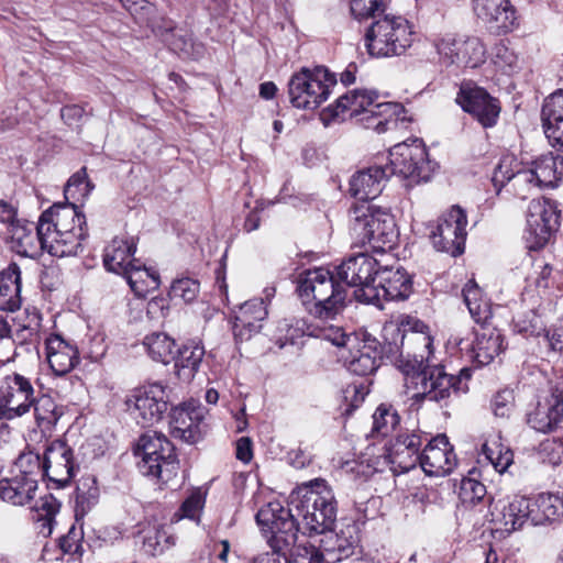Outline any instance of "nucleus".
<instances>
[{
  "mask_svg": "<svg viewBox=\"0 0 563 563\" xmlns=\"http://www.w3.org/2000/svg\"><path fill=\"white\" fill-rule=\"evenodd\" d=\"M33 225L14 224L11 229L13 249L20 255L36 257L46 251L55 257L77 256L88 239L86 216L75 203H55Z\"/></svg>",
  "mask_w": 563,
  "mask_h": 563,
  "instance_id": "f257e3e1",
  "label": "nucleus"
},
{
  "mask_svg": "<svg viewBox=\"0 0 563 563\" xmlns=\"http://www.w3.org/2000/svg\"><path fill=\"white\" fill-rule=\"evenodd\" d=\"M296 291L310 317L314 318L313 338L346 349L356 342V336L347 335L340 327L329 323L343 311L346 299V289L335 280L333 273L324 267L303 271L297 278Z\"/></svg>",
  "mask_w": 563,
  "mask_h": 563,
  "instance_id": "f03ea898",
  "label": "nucleus"
},
{
  "mask_svg": "<svg viewBox=\"0 0 563 563\" xmlns=\"http://www.w3.org/2000/svg\"><path fill=\"white\" fill-rule=\"evenodd\" d=\"M383 332V353L404 375L429 364L432 338L421 320L401 316L396 324L385 325Z\"/></svg>",
  "mask_w": 563,
  "mask_h": 563,
  "instance_id": "7ed1b4c3",
  "label": "nucleus"
},
{
  "mask_svg": "<svg viewBox=\"0 0 563 563\" xmlns=\"http://www.w3.org/2000/svg\"><path fill=\"white\" fill-rule=\"evenodd\" d=\"M290 498L296 517L301 518L303 534L311 537L331 532L336 520V500L323 478L302 483Z\"/></svg>",
  "mask_w": 563,
  "mask_h": 563,
  "instance_id": "20e7f679",
  "label": "nucleus"
},
{
  "mask_svg": "<svg viewBox=\"0 0 563 563\" xmlns=\"http://www.w3.org/2000/svg\"><path fill=\"white\" fill-rule=\"evenodd\" d=\"M413 385L412 399L416 402L433 401L446 405L452 394L466 393L471 378L470 368H462L457 376L446 374L441 365H424L405 375Z\"/></svg>",
  "mask_w": 563,
  "mask_h": 563,
  "instance_id": "39448f33",
  "label": "nucleus"
},
{
  "mask_svg": "<svg viewBox=\"0 0 563 563\" xmlns=\"http://www.w3.org/2000/svg\"><path fill=\"white\" fill-rule=\"evenodd\" d=\"M351 231L363 244L374 249L391 247L397 238L393 214L368 202L355 203L349 211Z\"/></svg>",
  "mask_w": 563,
  "mask_h": 563,
  "instance_id": "423d86ee",
  "label": "nucleus"
},
{
  "mask_svg": "<svg viewBox=\"0 0 563 563\" xmlns=\"http://www.w3.org/2000/svg\"><path fill=\"white\" fill-rule=\"evenodd\" d=\"M135 454L142 457L140 472L157 478L162 485L167 486L178 474L179 461L175 446L163 433L148 431L142 434Z\"/></svg>",
  "mask_w": 563,
  "mask_h": 563,
  "instance_id": "0eeeda50",
  "label": "nucleus"
},
{
  "mask_svg": "<svg viewBox=\"0 0 563 563\" xmlns=\"http://www.w3.org/2000/svg\"><path fill=\"white\" fill-rule=\"evenodd\" d=\"M412 43V26L400 15L386 14L375 20L365 34V46L374 57L400 56Z\"/></svg>",
  "mask_w": 563,
  "mask_h": 563,
  "instance_id": "6e6552de",
  "label": "nucleus"
},
{
  "mask_svg": "<svg viewBox=\"0 0 563 563\" xmlns=\"http://www.w3.org/2000/svg\"><path fill=\"white\" fill-rule=\"evenodd\" d=\"M335 85V76L325 67H302L288 81L289 101L297 109L313 110L329 98Z\"/></svg>",
  "mask_w": 563,
  "mask_h": 563,
  "instance_id": "1a4fd4ad",
  "label": "nucleus"
},
{
  "mask_svg": "<svg viewBox=\"0 0 563 563\" xmlns=\"http://www.w3.org/2000/svg\"><path fill=\"white\" fill-rule=\"evenodd\" d=\"M294 511L292 506L285 507L279 501H271L257 511L256 522L269 547L284 550L297 545L300 525Z\"/></svg>",
  "mask_w": 563,
  "mask_h": 563,
  "instance_id": "9d476101",
  "label": "nucleus"
},
{
  "mask_svg": "<svg viewBox=\"0 0 563 563\" xmlns=\"http://www.w3.org/2000/svg\"><path fill=\"white\" fill-rule=\"evenodd\" d=\"M391 175L419 184L430 178V161L428 151L421 139H412L398 143L389 150V164L386 165Z\"/></svg>",
  "mask_w": 563,
  "mask_h": 563,
  "instance_id": "9b49d317",
  "label": "nucleus"
},
{
  "mask_svg": "<svg viewBox=\"0 0 563 563\" xmlns=\"http://www.w3.org/2000/svg\"><path fill=\"white\" fill-rule=\"evenodd\" d=\"M412 292L411 277L404 268H382L376 274L374 286L355 289L356 300L383 307L384 301L406 300Z\"/></svg>",
  "mask_w": 563,
  "mask_h": 563,
  "instance_id": "f8f14e48",
  "label": "nucleus"
},
{
  "mask_svg": "<svg viewBox=\"0 0 563 563\" xmlns=\"http://www.w3.org/2000/svg\"><path fill=\"white\" fill-rule=\"evenodd\" d=\"M133 418L141 427H151L159 422L168 410L166 386L153 383L134 389L126 399Z\"/></svg>",
  "mask_w": 563,
  "mask_h": 563,
  "instance_id": "ddd939ff",
  "label": "nucleus"
},
{
  "mask_svg": "<svg viewBox=\"0 0 563 563\" xmlns=\"http://www.w3.org/2000/svg\"><path fill=\"white\" fill-rule=\"evenodd\" d=\"M467 218L463 209L452 207L430 230V240L439 252L459 256L464 252Z\"/></svg>",
  "mask_w": 563,
  "mask_h": 563,
  "instance_id": "4468645a",
  "label": "nucleus"
},
{
  "mask_svg": "<svg viewBox=\"0 0 563 563\" xmlns=\"http://www.w3.org/2000/svg\"><path fill=\"white\" fill-rule=\"evenodd\" d=\"M37 394L31 378L19 373L7 375L0 385V418L12 420L24 416L32 409Z\"/></svg>",
  "mask_w": 563,
  "mask_h": 563,
  "instance_id": "2eb2a0df",
  "label": "nucleus"
},
{
  "mask_svg": "<svg viewBox=\"0 0 563 563\" xmlns=\"http://www.w3.org/2000/svg\"><path fill=\"white\" fill-rule=\"evenodd\" d=\"M561 211L554 201L533 199L528 206L526 240L530 250L543 247L560 227Z\"/></svg>",
  "mask_w": 563,
  "mask_h": 563,
  "instance_id": "dca6fc26",
  "label": "nucleus"
},
{
  "mask_svg": "<svg viewBox=\"0 0 563 563\" xmlns=\"http://www.w3.org/2000/svg\"><path fill=\"white\" fill-rule=\"evenodd\" d=\"M456 102L484 129L494 128L499 120L501 111L499 100L473 82L461 85Z\"/></svg>",
  "mask_w": 563,
  "mask_h": 563,
  "instance_id": "f3484780",
  "label": "nucleus"
},
{
  "mask_svg": "<svg viewBox=\"0 0 563 563\" xmlns=\"http://www.w3.org/2000/svg\"><path fill=\"white\" fill-rule=\"evenodd\" d=\"M533 504L531 498L512 496L499 499L492 510V522L496 531L510 534L528 522L532 525Z\"/></svg>",
  "mask_w": 563,
  "mask_h": 563,
  "instance_id": "a211bd4d",
  "label": "nucleus"
},
{
  "mask_svg": "<svg viewBox=\"0 0 563 563\" xmlns=\"http://www.w3.org/2000/svg\"><path fill=\"white\" fill-rule=\"evenodd\" d=\"M79 468L74 450L63 440H54L44 451V477L55 488L67 486Z\"/></svg>",
  "mask_w": 563,
  "mask_h": 563,
  "instance_id": "6ab92c4d",
  "label": "nucleus"
},
{
  "mask_svg": "<svg viewBox=\"0 0 563 563\" xmlns=\"http://www.w3.org/2000/svg\"><path fill=\"white\" fill-rule=\"evenodd\" d=\"M492 183L497 194L506 185H510L514 195L521 199H526L532 188H538L530 167L523 166L514 155H504L500 158L494 169Z\"/></svg>",
  "mask_w": 563,
  "mask_h": 563,
  "instance_id": "aec40b11",
  "label": "nucleus"
},
{
  "mask_svg": "<svg viewBox=\"0 0 563 563\" xmlns=\"http://www.w3.org/2000/svg\"><path fill=\"white\" fill-rule=\"evenodd\" d=\"M527 423L542 433L554 432L563 423V382L550 386L549 395L527 415Z\"/></svg>",
  "mask_w": 563,
  "mask_h": 563,
  "instance_id": "412c9836",
  "label": "nucleus"
},
{
  "mask_svg": "<svg viewBox=\"0 0 563 563\" xmlns=\"http://www.w3.org/2000/svg\"><path fill=\"white\" fill-rule=\"evenodd\" d=\"M423 435L426 437L420 430H405L389 442L386 457L394 472L406 473L419 464Z\"/></svg>",
  "mask_w": 563,
  "mask_h": 563,
  "instance_id": "4be33fe9",
  "label": "nucleus"
},
{
  "mask_svg": "<svg viewBox=\"0 0 563 563\" xmlns=\"http://www.w3.org/2000/svg\"><path fill=\"white\" fill-rule=\"evenodd\" d=\"M421 452L419 465L428 476H445L449 475L457 465V459L453 446L450 444L445 434H438L428 440Z\"/></svg>",
  "mask_w": 563,
  "mask_h": 563,
  "instance_id": "5701e85b",
  "label": "nucleus"
},
{
  "mask_svg": "<svg viewBox=\"0 0 563 563\" xmlns=\"http://www.w3.org/2000/svg\"><path fill=\"white\" fill-rule=\"evenodd\" d=\"M379 343L375 339L358 340L351 343L346 351L341 353L347 371L358 375L366 376L374 373L379 367V361L385 357L383 349L378 351Z\"/></svg>",
  "mask_w": 563,
  "mask_h": 563,
  "instance_id": "b1692460",
  "label": "nucleus"
},
{
  "mask_svg": "<svg viewBox=\"0 0 563 563\" xmlns=\"http://www.w3.org/2000/svg\"><path fill=\"white\" fill-rule=\"evenodd\" d=\"M205 419V408L195 402H185L170 412L169 431L172 437L186 443H196L201 438L200 424Z\"/></svg>",
  "mask_w": 563,
  "mask_h": 563,
  "instance_id": "393cba45",
  "label": "nucleus"
},
{
  "mask_svg": "<svg viewBox=\"0 0 563 563\" xmlns=\"http://www.w3.org/2000/svg\"><path fill=\"white\" fill-rule=\"evenodd\" d=\"M438 52L451 64L476 68L485 60V47L478 37L443 38Z\"/></svg>",
  "mask_w": 563,
  "mask_h": 563,
  "instance_id": "a878e982",
  "label": "nucleus"
},
{
  "mask_svg": "<svg viewBox=\"0 0 563 563\" xmlns=\"http://www.w3.org/2000/svg\"><path fill=\"white\" fill-rule=\"evenodd\" d=\"M335 269L339 280L356 289L374 286L379 271L377 261L366 253L347 257Z\"/></svg>",
  "mask_w": 563,
  "mask_h": 563,
  "instance_id": "bb28decb",
  "label": "nucleus"
},
{
  "mask_svg": "<svg viewBox=\"0 0 563 563\" xmlns=\"http://www.w3.org/2000/svg\"><path fill=\"white\" fill-rule=\"evenodd\" d=\"M122 5L135 16L140 24L151 27L152 32L167 42L173 51H183L186 42L179 40L169 42V35L176 29V24L170 19L161 18L159 21L154 16L156 9L153 3L146 0H119Z\"/></svg>",
  "mask_w": 563,
  "mask_h": 563,
  "instance_id": "cd10ccee",
  "label": "nucleus"
},
{
  "mask_svg": "<svg viewBox=\"0 0 563 563\" xmlns=\"http://www.w3.org/2000/svg\"><path fill=\"white\" fill-rule=\"evenodd\" d=\"M476 16L499 33L510 32L516 23L515 8L509 0H472Z\"/></svg>",
  "mask_w": 563,
  "mask_h": 563,
  "instance_id": "c85d7f7f",
  "label": "nucleus"
},
{
  "mask_svg": "<svg viewBox=\"0 0 563 563\" xmlns=\"http://www.w3.org/2000/svg\"><path fill=\"white\" fill-rule=\"evenodd\" d=\"M389 177L390 174L386 166H369L351 177L350 192L362 202H367V200L375 199L380 195Z\"/></svg>",
  "mask_w": 563,
  "mask_h": 563,
  "instance_id": "c756f323",
  "label": "nucleus"
},
{
  "mask_svg": "<svg viewBox=\"0 0 563 563\" xmlns=\"http://www.w3.org/2000/svg\"><path fill=\"white\" fill-rule=\"evenodd\" d=\"M541 121L550 144L563 152V89L555 90L544 99Z\"/></svg>",
  "mask_w": 563,
  "mask_h": 563,
  "instance_id": "7c9ffc66",
  "label": "nucleus"
},
{
  "mask_svg": "<svg viewBox=\"0 0 563 563\" xmlns=\"http://www.w3.org/2000/svg\"><path fill=\"white\" fill-rule=\"evenodd\" d=\"M45 346L47 362L56 376L68 374L80 362L77 346L59 334H51L45 341Z\"/></svg>",
  "mask_w": 563,
  "mask_h": 563,
  "instance_id": "2f4dec72",
  "label": "nucleus"
},
{
  "mask_svg": "<svg viewBox=\"0 0 563 563\" xmlns=\"http://www.w3.org/2000/svg\"><path fill=\"white\" fill-rule=\"evenodd\" d=\"M267 307L263 299L254 298L240 306L234 318L233 334L238 341H246L262 329L267 317Z\"/></svg>",
  "mask_w": 563,
  "mask_h": 563,
  "instance_id": "473e14b6",
  "label": "nucleus"
},
{
  "mask_svg": "<svg viewBox=\"0 0 563 563\" xmlns=\"http://www.w3.org/2000/svg\"><path fill=\"white\" fill-rule=\"evenodd\" d=\"M271 552L256 555L251 563H328L316 545L299 543L290 549L269 547Z\"/></svg>",
  "mask_w": 563,
  "mask_h": 563,
  "instance_id": "72a5a7b5",
  "label": "nucleus"
},
{
  "mask_svg": "<svg viewBox=\"0 0 563 563\" xmlns=\"http://www.w3.org/2000/svg\"><path fill=\"white\" fill-rule=\"evenodd\" d=\"M378 99V93L372 90H353L339 97L334 104L329 106L328 111L332 119L345 120L360 114H368L371 107Z\"/></svg>",
  "mask_w": 563,
  "mask_h": 563,
  "instance_id": "f704fd0d",
  "label": "nucleus"
},
{
  "mask_svg": "<svg viewBox=\"0 0 563 563\" xmlns=\"http://www.w3.org/2000/svg\"><path fill=\"white\" fill-rule=\"evenodd\" d=\"M136 243L133 238L115 236L104 247L103 266L108 272L121 275L126 273L128 267L139 263L134 258Z\"/></svg>",
  "mask_w": 563,
  "mask_h": 563,
  "instance_id": "c9c22d12",
  "label": "nucleus"
},
{
  "mask_svg": "<svg viewBox=\"0 0 563 563\" xmlns=\"http://www.w3.org/2000/svg\"><path fill=\"white\" fill-rule=\"evenodd\" d=\"M474 334L471 356L478 365H488L504 351V336L497 329L482 325Z\"/></svg>",
  "mask_w": 563,
  "mask_h": 563,
  "instance_id": "e433bc0d",
  "label": "nucleus"
},
{
  "mask_svg": "<svg viewBox=\"0 0 563 563\" xmlns=\"http://www.w3.org/2000/svg\"><path fill=\"white\" fill-rule=\"evenodd\" d=\"M21 307V271L11 263L0 272V310L15 311Z\"/></svg>",
  "mask_w": 563,
  "mask_h": 563,
  "instance_id": "4c0bfd02",
  "label": "nucleus"
},
{
  "mask_svg": "<svg viewBox=\"0 0 563 563\" xmlns=\"http://www.w3.org/2000/svg\"><path fill=\"white\" fill-rule=\"evenodd\" d=\"M37 479L16 475L0 481V498L12 505L23 506L34 498Z\"/></svg>",
  "mask_w": 563,
  "mask_h": 563,
  "instance_id": "58836bf2",
  "label": "nucleus"
},
{
  "mask_svg": "<svg viewBox=\"0 0 563 563\" xmlns=\"http://www.w3.org/2000/svg\"><path fill=\"white\" fill-rule=\"evenodd\" d=\"M325 539L321 540L320 548L333 560L342 561L355 554L358 548V539L355 536L354 527H346L340 533L328 532Z\"/></svg>",
  "mask_w": 563,
  "mask_h": 563,
  "instance_id": "ea45409f",
  "label": "nucleus"
},
{
  "mask_svg": "<svg viewBox=\"0 0 563 563\" xmlns=\"http://www.w3.org/2000/svg\"><path fill=\"white\" fill-rule=\"evenodd\" d=\"M529 167L538 188H554L563 177V157L551 153L532 161Z\"/></svg>",
  "mask_w": 563,
  "mask_h": 563,
  "instance_id": "a19ab883",
  "label": "nucleus"
},
{
  "mask_svg": "<svg viewBox=\"0 0 563 563\" xmlns=\"http://www.w3.org/2000/svg\"><path fill=\"white\" fill-rule=\"evenodd\" d=\"M464 302L473 320L481 325H486L492 319V306L484 297L483 290L474 280H468L462 289Z\"/></svg>",
  "mask_w": 563,
  "mask_h": 563,
  "instance_id": "79ce46f5",
  "label": "nucleus"
},
{
  "mask_svg": "<svg viewBox=\"0 0 563 563\" xmlns=\"http://www.w3.org/2000/svg\"><path fill=\"white\" fill-rule=\"evenodd\" d=\"M60 503L52 495L41 497L32 508V520L37 525L38 533L49 537L55 523V516L58 514Z\"/></svg>",
  "mask_w": 563,
  "mask_h": 563,
  "instance_id": "37998d69",
  "label": "nucleus"
},
{
  "mask_svg": "<svg viewBox=\"0 0 563 563\" xmlns=\"http://www.w3.org/2000/svg\"><path fill=\"white\" fill-rule=\"evenodd\" d=\"M121 275L126 279L132 291L137 297H145L150 290H154L159 286L158 274L145 267L140 261L128 267L126 273Z\"/></svg>",
  "mask_w": 563,
  "mask_h": 563,
  "instance_id": "c03bdc74",
  "label": "nucleus"
},
{
  "mask_svg": "<svg viewBox=\"0 0 563 563\" xmlns=\"http://www.w3.org/2000/svg\"><path fill=\"white\" fill-rule=\"evenodd\" d=\"M143 345L153 361L169 364L175 358L177 344L167 333H150L144 338Z\"/></svg>",
  "mask_w": 563,
  "mask_h": 563,
  "instance_id": "a18cd8bd",
  "label": "nucleus"
},
{
  "mask_svg": "<svg viewBox=\"0 0 563 563\" xmlns=\"http://www.w3.org/2000/svg\"><path fill=\"white\" fill-rule=\"evenodd\" d=\"M205 355V347L199 343L184 344L175 352V368L178 376L192 377L199 369Z\"/></svg>",
  "mask_w": 563,
  "mask_h": 563,
  "instance_id": "49530a36",
  "label": "nucleus"
},
{
  "mask_svg": "<svg viewBox=\"0 0 563 563\" xmlns=\"http://www.w3.org/2000/svg\"><path fill=\"white\" fill-rule=\"evenodd\" d=\"M34 418L42 432H51L62 417L63 412L54 399L38 390L35 401L32 404Z\"/></svg>",
  "mask_w": 563,
  "mask_h": 563,
  "instance_id": "de8ad7c7",
  "label": "nucleus"
},
{
  "mask_svg": "<svg viewBox=\"0 0 563 563\" xmlns=\"http://www.w3.org/2000/svg\"><path fill=\"white\" fill-rule=\"evenodd\" d=\"M532 525H542L563 515V498L558 494H541L532 499Z\"/></svg>",
  "mask_w": 563,
  "mask_h": 563,
  "instance_id": "09e8293b",
  "label": "nucleus"
},
{
  "mask_svg": "<svg viewBox=\"0 0 563 563\" xmlns=\"http://www.w3.org/2000/svg\"><path fill=\"white\" fill-rule=\"evenodd\" d=\"M400 423V416L398 410L391 404H380L373 413V428L372 432L387 437Z\"/></svg>",
  "mask_w": 563,
  "mask_h": 563,
  "instance_id": "8fccbe9b",
  "label": "nucleus"
},
{
  "mask_svg": "<svg viewBox=\"0 0 563 563\" xmlns=\"http://www.w3.org/2000/svg\"><path fill=\"white\" fill-rule=\"evenodd\" d=\"M175 544V537L169 534L163 527L153 528L143 537L142 550L144 553L155 556L162 554Z\"/></svg>",
  "mask_w": 563,
  "mask_h": 563,
  "instance_id": "3c124183",
  "label": "nucleus"
},
{
  "mask_svg": "<svg viewBox=\"0 0 563 563\" xmlns=\"http://www.w3.org/2000/svg\"><path fill=\"white\" fill-rule=\"evenodd\" d=\"M207 492L197 487L191 489L187 498L181 503L175 517L179 519H190L197 523L200 522V517L206 504Z\"/></svg>",
  "mask_w": 563,
  "mask_h": 563,
  "instance_id": "603ef678",
  "label": "nucleus"
},
{
  "mask_svg": "<svg viewBox=\"0 0 563 563\" xmlns=\"http://www.w3.org/2000/svg\"><path fill=\"white\" fill-rule=\"evenodd\" d=\"M312 328H314V318H300L285 320L278 327L280 333L285 332V343L295 344L296 340L301 336H312Z\"/></svg>",
  "mask_w": 563,
  "mask_h": 563,
  "instance_id": "864d4df0",
  "label": "nucleus"
},
{
  "mask_svg": "<svg viewBox=\"0 0 563 563\" xmlns=\"http://www.w3.org/2000/svg\"><path fill=\"white\" fill-rule=\"evenodd\" d=\"M514 330L526 338L540 336L545 332V325L536 311L529 310L514 318Z\"/></svg>",
  "mask_w": 563,
  "mask_h": 563,
  "instance_id": "5fc2aeb1",
  "label": "nucleus"
},
{
  "mask_svg": "<svg viewBox=\"0 0 563 563\" xmlns=\"http://www.w3.org/2000/svg\"><path fill=\"white\" fill-rule=\"evenodd\" d=\"M486 487L473 477H464L459 488V498L465 506H475L486 496Z\"/></svg>",
  "mask_w": 563,
  "mask_h": 563,
  "instance_id": "6e6d98bb",
  "label": "nucleus"
},
{
  "mask_svg": "<svg viewBox=\"0 0 563 563\" xmlns=\"http://www.w3.org/2000/svg\"><path fill=\"white\" fill-rule=\"evenodd\" d=\"M93 188L95 185L88 178L86 167H82L68 179L65 187V195L67 198L80 196L85 199L90 195Z\"/></svg>",
  "mask_w": 563,
  "mask_h": 563,
  "instance_id": "4d7b16f0",
  "label": "nucleus"
},
{
  "mask_svg": "<svg viewBox=\"0 0 563 563\" xmlns=\"http://www.w3.org/2000/svg\"><path fill=\"white\" fill-rule=\"evenodd\" d=\"M386 9V0H351V13L357 20L376 18Z\"/></svg>",
  "mask_w": 563,
  "mask_h": 563,
  "instance_id": "13d9d810",
  "label": "nucleus"
},
{
  "mask_svg": "<svg viewBox=\"0 0 563 563\" xmlns=\"http://www.w3.org/2000/svg\"><path fill=\"white\" fill-rule=\"evenodd\" d=\"M492 59L495 66L505 73H510L517 68L518 57L504 42L494 46Z\"/></svg>",
  "mask_w": 563,
  "mask_h": 563,
  "instance_id": "bf43d9fd",
  "label": "nucleus"
},
{
  "mask_svg": "<svg viewBox=\"0 0 563 563\" xmlns=\"http://www.w3.org/2000/svg\"><path fill=\"white\" fill-rule=\"evenodd\" d=\"M199 292V283L191 278H180L170 286L169 296L174 299H181L185 302L194 301Z\"/></svg>",
  "mask_w": 563,
  "mask_h": 563,
  "instance_id": "052dcab7",
  "label": "nucleus"
},
{
  "mask_svg": "<svg viewBox=\"0 0 563 563\" xmlns=\"http://www.w3.org/2000/svg\"><path fill=\"white\" fill-rule=\"evenodd\" d=\"M98 499V487L91 486L87 490H85L82 487H77L75 506L76 520H79V518L85 517L86 514L97 504Z\"/></svg>",
  "mask_w": 563,
  "mask_h": 563,
  "instance_id": "680f3d73",
  "label": "nucleus"
},
{
  "mask_svg": "<svg viewBox=\"0 0 563 563\" xmlns=\"http://www.w3.org/2000/svg\"><path fill=\"white\" fill-rule=\"evenodd\" d=\"M16 465L20 468L21 476L35 477L41 475L44 477V459L33 452L23 453L19 456Z\"/></svg>",
  "mask_w": 563,
  "mask_h": 563,
  "instance_id": "e2e57ef3",
  "label": "nucleus"
},
{
  "mask_svg": "<svg viewBox=\"0 0 563 563\" xmlns=\"http://www.w3.org/2000/svg\"><path fill=\"white\" fill-rule=\"evenodd\" d=\"M483 452L494 468L500 474L506 472L507 468L512 464L514 454L509 449H506L505 451L499 450L496 452L487 444H484Z\"/></svg>",
  "mask_w": 563,
  "mask_h": 563,
  "instance_id": "0e129e2a",
  "label": "nucleus"
},
{
  "mask_svg": "<svg viewBox=\"0 0 563 563\" xmlns=\"http://www.w3.org/2000/svg\"><path fill=\"white\" fill-rule=\"evenodd\" d=\"M515 397L512 390H499L492 400V410L496 417H509L514 408Z\"/></svg>",
  "mask_w": 563,
  "mask_h": 563,
  "instance_id": "69168bd1",
  "label": "nucleus"
},
{
  "mask_svg": "<svg viewBox=\"0 0 563 563\" xmlns=\"http://www.w3.org/2000/svg\"><path fill=\"white\" fill-rule=\"evenodd\" d=\"M82 531L74 525L69 528L67 534L59 539V548L64 553L75 554L81 548Z\"/></svg>",
  "mask_w": 563,
  "mask_h": 563,
  "instance_id": "338daca9",
  "label": "nucleus"
},
{
  "mask_svg": "<svg viewBox=\"0 0 563 563\" xmlns=\"http://www.w3.org/2000/svg\"><path fill=\"white\" fill-rule=\"evenodd\" d=\"M342 470L354 479L367 481L375 470L364 462L347 461L343 464Z\"/></svg>",
  "mask_w": 563,
  "mask_h": 563,
  "instance_id": "774afa93",
  "label": "nucleus"
}]
</instances>
